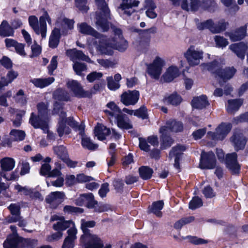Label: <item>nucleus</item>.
<instances>
[{
  "instance_id": "a18cd8bd",
  "label": "nucleus",
  "mask_w": 248,
  "mask_h": 248,
  "mask_svg": "<svg viewBox=\"0 0 248 248\" xmlns=\"http://www.w3.org/2000/svg\"><path fill=\"white\" fill-rule=\"evenodd\" d=\"M53 151L62 160L66 159V157H68L66 148L63 145L54 146L53 147Z\"/></svg>"
},
{
  "instance_id": "5701e85b",
  "label": "nucleus",
  "mask_w": 248,
  "mask_h": 248,
  "mask_svg": "<svg viewBox=\"0 0 248 248\" xmlns=\"http://www.w3.org/2000/svg\"><path fill=\"white\" fill-rule=\"evenodd\" d=\"M180 75V71L175 66H170L161 77V80L165 82H170Z\"/></svg>"
},
{
  "instance_id": "4c0bfd02",
  "label": "nucleus",
  "mask_w": 248,
  "mask_h": 248,
  "mask_svg": "<svg viewBox=\"0 0 248 248\" xmlns=\"http://www.w3.org/2000/svg\"><path fill=\"white\" fill-rule=\"evenodd\" d=\"M140 176L144 180L150 179L154 172L153 170L148 166H143L139 168Z\"/></svg>"
},
{
  "instance_id": "e433bc0d",
  "label": "nucleus",
  "mask_w": 248,
  "mask_h": 248,
  "mask_svg": "<svg viewBox=\"0 0 248 248\" xmlns=\"http://www.w3.org/2000/svg\"><path fill=\"white\" fill-rule=\"evenodd\" d=\"M107 106L109 109H106L104 112L111 117L116 118L119 114L122 113L121 109L114 102H110Z\"/></svg>"
},
{
  "instance_id": "6ab92c4d",
  "label": "nucleus",
  "mask_w": 248,
  "mask_h": 248,
  "mask_svg": "<svg viewBox=\"0 0 248 248\" xmlns=\"http://www.w3.org/2000/svg\"><path fill=\"white\" fill-rule=\"evenodd\" d=\"M183 9L186 11H196L202 9V3L200 0H179Z\"/></svg>"
},
{
  "instance_id": "6e6d98bb",
  "label": "nucleus",
  "mask_w": 248,
  "mask_h": 248,
  "mask_svg": "<svg viewBox=\"0 0 248 248\" xmlns=\"http://www.w3.org/2000/svg\"><path fill=\"white\" fill-rule=\"evenodd\" d=\"M86 206L88 208L93 209L95 204H97V201L95 200L94 196L92 193L86 194Z\"/></svg>"
},
{
  "instance_id": "412c9836",
  "label": "nucleus",
  "mask_w": 248,
  "mask_h": 248,
  "mask_svg": "<svg viewBox=\"0 0 248 248\" xmlns=\"http://www.w3.org/2000/svg\"><path fill=\"white\" fill-rule=\"evenodd\" d=\"M236 70L233 67H228L223 70L221 68L220 72L217 73V79L219 81L220 85H222V81L225 82L227 80L231 78Z\"/></svg>"
},
{
  "instance_id": "4be33fe9",
  "label": "nucleus",
  "mask_w": 248,
  "mask_h": 248,
  "mask_svg": "<svg viewBox=\"0 0 248 248\" xmlns=\"http://www.w3.org/2000/svg\"><path fill=\"white\" fill-rule=\"evenodd\" d=\"M229 48L238 58L244 60L246 51L248 49V46L245 43L240 42L230 45Z\"/></svg>"
},
{
  "instance_id": "ddd939ff",
  "label": "nucleus",
  "mask_w": 248,
  "mask_h": 248,
  "mask_svg": "<svg viewBox=\"0 0 248 248\" xmlns=\"http://www.w3.org/2000/svg\"><path fill=\"white\" fill-rule=\"evenodd\" d=\"M216 165V158L213 152L206 153L202 152L201 156L200 168L202 169H212Z\"/></svg>"
},
{
  "instance_id": "09e8293b",
  "label": "nucleus",
  "mask_w": 248,
  "mask_h": 248,
  "mask_svg": "<svg viewBox=\"0 0 248 248\" xmlns=\"http://www.w3.org/2000/svg\"><path fill=\"white\" fill-rule=\"evenodd\" d=\"M94 211L95 212L101 213L107 212L109 210H112V208L108 204L100 203H98L97 202V204H95L93 207Z\"/></svg>"
},
{
  "instance_id": "bb28decb",
  "label": "nucleus",
  "mask_w": 248,
  "mask_h": 248,
  "mask_svg": "<svg viewBox=\"0 0 248 248\" xmlns=\"http://www.w3.org/2000/svg\"><path fill=\"white\" fill-rule=\"evenodd\" d=\"M203 71L208 70L216 74V78L217 77V73L220 72L222 66L221 63L217 61L210 63H204L201 65Z\"/></svg>"
},
{
  "instance_id": "f704fd0d",
  "label": "nucleus",
  "mask_w": 248,
  "mask_h": 248,
  "mask_svg": "<svg viewBox=\"0 0 248 248\" xmlns=\"http://www.w3.org/2000/svg\"><path fill=\"white\" fill-rule=\"evenodd\" d=\"M0 167L2 171H10L14 168L15 161L11 157H4L0 160Z\"/></svg>"
},
{
  "instance_id": "f03ea898",
  "label": "nucleus",
  "mask_w": 248,
  "mask_h": 248,
  "mask_svg": "<svg viewBox=\"0 0 248 248\" xmlns=\"http://www.w3.org/2000/svg\"><path fill=\"white\" fill-rule=\"evenodd\" d=\"M95 4L99 11L96 12V25L104 31L109 29L108 20L110 18V11L105 0H95Z\"/></svg>"
},
{
  "instance_id": "603ef678",
  "label": "nucleus",
  "mask_w": 248,
  "mask_h": 248,
  "mask_svg": "<svg viewBox=\"0 0 248 248\" xmlns=\"http://www.w3.org/2000/svg\"><path fill=\"white\" fill-rule=\"evenodd\" d=\"M203 203L202 199L199 197H194L189 203V208L191 210H195L202 206Z\"/></svg>"
},
{
  "instance_id": "f8f14e48",
  "label": "nucleus",
  "mask_w": 248,
  "mask_h": 248,
  "mask_svg": "<svg viewBox=\"0 0 248 248\" xmlns=\"http://www.w3.org/2000/svg\"><path fill=\"white\" fill-rule=\"evenodd\" d=\"M121 1L118 9L120 10L124 15L128 16L136 12L134 8L137 7L140 2L138 0H121Z\"/></svg>"
},
{
  "instance_id": "c9c22d12",
  "label": "nucleus",
  "mask_w": 248,
  "mask_h": 248,
  "mask_svg": "<svg viewBox=\"0 0 248 248\" xmlns=\"http://www.w3.org/2000/svg\"><path fill=\"white\" fill-rule=\"evenodd\" d=\"M164 206V202L163 201H158L154 202L152 205L149 207V212L155 214L158 217L162 216L161 210Z\"/></svg>"
},
{
  "instance_id": "c85d7f7f",
  "label": "nucleus",
  "mask_w": 248,
  "mask_h": 248,
  "mask_svg": "<svg viewBox=\"0 0 248 248\" xmlns=\"http://www.w3.org/2000/svg\"><path fill=\"white\" fill-rule=\"evenodd\" d=\"M247 35V27H241L233 32L228 33L230 39L233 42L240 40Z\"/></svg>"
},
{
  "instance_id": "5fc2aeb1",
  "label": "nucleus",
  "mask_w": 248,
  "mask_h": 248,
  "mask_svg": "<svg viewBox=\"0 0 248 248\" xmlns=\"http://www.w3.org/2000/svg\"><path fill=\"white\" fill-rule=\"evenodd\" d=\"M73 68L76 73L81 76L82 72L87 70V66L83 63L75 62L73 65Z\"/></svg>"
},
{
  "instance_id": "0eeeda50",
  "label": "nucleus",
  "mask_w": 248,
  "mask_h": 248,
  "mask_svg": "<svg viewBox=\"0 0 248 248\" xmlns=\"http://www.w3.org/2000/svg\"><path fill=\"white\" fill-rule=\"evenodd\" d=\"M50 221H57V222L53 225L55 231H63L67 228H69L67 232H77L74 223L72 221H66L63 216L54 215L51 216Z\"/></svg>"
},
{
  "instance_id": "79ce46f5",
  "label": "nucleus",
  "mask_w": 248,
  "mask_h": 248,
  "mask_svg": "<svg viewBox=\"0 0 248 248\" xmlns=\"http://www.w3.org/2000/svg\"><path fill=\"white\" fill-rule=\"evenodd\" d=\"M55 99L60 101H67L69 99L68 93L64 90L58 89L53 93Z\"/></svg>"
},
{
  "instance_id": "9d476101",
  "label": "nucleus",
  "mask_w": 248,
  "mask_h": 248,
  "mask_svg": "<svg viewBox=\"0 0 248 248\" xmlns=\"http://www.w3.org/2000/svg\"><path fill=\"white\" fill-rule=\"evenodd\" d=\"M232 128L230 124H221L216 129V132H209L207 137L213 140H222L229 133Z\"/></svg>"
},
{
  "instance_id": "a19ab883",
  "label": "nucleus",
  "mask_w": 248,
  "mask_h": 248,
  "mask_svg": "<svg viewBox=\"0 0 248 248\" xmlns=\"http://www.w3.org/2000/svg\"><path fill=\"white\" fill-rule=\"evenodd\" d=\"M145 7L147 8L146 12V15L151 18H155L156 17L157 14L154 11L156 6L152 0H145Z\"/></svg>"
},
{
  "instance_id": "13d9d810",
  "label": "nucleus",
  "mask_w": 248,
  "mask_h": 248,
  "mask_svg": "<svg viewBox=\"0 0 248 248\" xmlns=\"http://www.w3.org/2000/svg\"><path fill=\"white\" fill-rule=\"evenodd\" d=\"M134 115L142 119L148 118L147 109L144 106H141L139 109L135 110Z\"/></svg>"
},
{
  "instance_id": "f257e3e1",
  "label": "nucleus",
  "mask_w": 248,
  "mask_h": 248,
  "mask_svg": "<svg viewBox=\"0 0 248 248\" xmlns=\"http://www.w3.org/2000/svg\"><path fill=\"white\" fill-rule=\"evenodd\" d=\"M66 113L61 110L60 114V119L58 123L57 132L60 137H62L64 134H69L71 132L70 129L65 125V123L71 127L79 131L80 135L84 134L85 126L82 124H78V123L74 120L72 117L66 118Z\"/></svg>"
},
{
  "instance_id": "c756f323",
  "label": "nucleus",
  "mask_w": 248,
  "mask_h": 248,
  "mask_svg": "<svg viewBox=\"0 0 248 248\" xmlns=\"http://www.w3.org/2000/svg\"><path fill=\"white\" fill-rule=\"evenodd\" d=\"M79 31L84 34L90 35L95 38H99L100 34L90 26L85 23H82L78 25Z\"/></svg>"
},
{
  "instance_id": "e2e57ef3",
  "label": "nucleus",
  "mask_w": 248,
  "mask_h": 248,
  "mask_svg": "<svg viewBox=\"0 0 248 248\" xmlns=\"http://www.w3.org/2000/svg\"><path fill=\"white\" fill-rule=\"evenodd\" d=\"M76 5L78 9L83 12H86L89 7L87 6V0H75Z\"/></svg>"
},
{
  "instance_id": "ea45409f",
  "label": "nucleus",
  "mask_w": 248,
  "mask_h": 248,
  "mask_svg": "<svg viewBox=\"0 0 248 248\" xmlns=\"http://www.w3.org/2000/svg\"><path fill=\"white\" fill-rule=\"evenodd\" d=\"M181 97L176 93H173L163 99V101L167 104H171L177 106L182 102Z\"/></svg>"
},
{
  "instance_id": "338daca9",
  "label": "nucleus",
  "mask_w": 248,
  "mask_h": 248,
  "mask_svg": "<svg viewBox=\"0 0 248 248\" xmlns=\"http://www.w3.org/2000/svg\"><path fill=\"white\" fill-rule=\"evenodd\" d=\"M214 39L216 45L218 47H225L228 44V42L227 39L222 36L216 35L215 36Z\"/></svg>"
},
{
  "instance_id": "bf43d9fd",
  "label": "nucleus",
  "mask_w": 248,
  "mask_h": 248,
  "mask_svg": "<svg viewBox=\"0 0 248 248\" xmlns=\"http://www.w3.org/2000/svg\"><path fill=\"white\" fill-rule=\"evenodd\" d=\"M57 22L61 24L64 28H67L69 29H72L73 28L74 21L72 19H69L63 17L59 18Z\"/></svg>"
},
{
  "instance_id": "0e129e2a",
  "label": "nucleus",
  "mask_w": 248,
  "mask_h": 248,
  "mask_svg": "<svg viewBox=\"0 0 248 248\" xmlns=\"http://www.w3.org/2000/svg\"><path fill=\"white\" fill-rule=\"evenodd\" d=\"M63 211L68 214L82 213L83 209L79 207L66 205L63 208Z\"/></svg>"
},
{
  "instance_id": "aec40b11",
  "label": "nucleus",
  "mask_w": 248,
  "mask_h": 248,
  "mask_svg": "<svg viewBox=\"0 0 248 248\" xmlns=\"http://www.w3.org/2000/svg\"><path fill=\"white\" fill-rule=\"evenodd\" d=\"M186 148L183 145H178L173 147L170 150L169 154V157L171 159L175 157L174 167L177 169H180L179 160L180 156L183 154V152L185 151Z\"/></svg>"
},
{
  "instance_id": "473e14b6",
  "label": "nucleus",
  "mask_w": 248,
  "mask_h": 248,
  "mask_svg": "<svg viewBox=\"0 0 248 248\" xmlns=\"http://www.w3.org/2000/svg\"><path fill=\"white\" fill-rule=\"evenodd\" d=\"M243 104L242 99H232L228 101L226 107L227 111L229 113L232 114L237 111Z\"/></svg>"
},
{
  "instance_id": "49530a36",
  "label": "nucleus",
  "mask_w": 248,
  "mask_h": 248,
  "mask_svg": "<svg viewBox=\"0 0 248 248\" xmlns=\"http://www.w3.org/2000/svg\"><path fill=\"white\" fill-rule=\"evenodd\" d=\"M139 35L141 39L148 41L150 39L151 34L156 32V28L152 27L147 30H139Z\"/></svg>"
},
{
  "instance_id": "de8ad7c7",
  "label": "nucleus",
  "mask_w": 248,
  "mask_h": 248,
  "mask_svg": "<svg viewBox=\"0 0 248 248\" xmlns=\"http://www.w3.org/2000/svg\"><path fill=\"white\" fill-rule=\"evenodd\" d=\"M11 139L16 141H20L24 139L25 133L23 131L19 130H12L10 133Z\"/></svg>"
},
{
  "instance_id": "774afa93",
  "label": "nucleus",
  "mask_w": 248,
  "mask_h": 248,
  "mask_svg": "<svg viewBox=\"0 0 248 248\" xmlns=\"http://www.w3.org/2000/svg\"><path fill=\"white\" fill-rule=\"evenodd\" d=\"M108 87L111 90H116L120 87L119 82L114 81L112 77H108L107 78Z\"/></svg>"
},
{
  "instance_id": "4d7b16f0",
  "label": "nucleus",
  "mask_w": 248,
  "mask_h": 248,
  "mask_svg": "<svg viewBox=\"0 0 248 248\" xmlns=\"http://www.w3.org/2000/svg\"><path fill=\"white\" fill-rule=\"evenodd\" d=\"M183 239L187 240L188 242L194 245H200L207 243V240L192 235H187Z\"/></svg>"
},
{
  "instance_id": "20e7f679",
  "label": "nucleus",
  "mask_w": 248,
  "mask_h": 248,
  "mask_svg": "<svg viewBox=\"0 0 248 248\" xmlns=\"http://www.w3.org/2000/svg\"><path fill=\"white\" fill-rule=\"evenodd\" d=\"M46 21L49 24L51 23V18L46 11H45L43 15L40 17L39 21L37 17L35 16H31L29 17L30 26L36 34L38 35L40 34L43 38L46 37L47 31Z\"/></svg>"
},
{
  "instance_id": "cd10ccee",
  "label": "nucleus",
  "mask_w": 248,
  "mask_h": 248,
  "mask_svg": "<svg viewBox=\"0 0 248 248\" xmlns=\"http://www.w3.org/2000/svg\"><path fill=\"white\" fill-rule=\"evenodd\" d=\"M117 125L122 129H129L132 128L130 120L125 114L121 113L116 117Z\"/></svg>"
},
{
  "instance_id": "680f3d73",
  "label": "nucleus",
  "mask_w": 248,
  "mask_h": 248,
  "mask_svg": "<svg viewBox=\"0 0 248 248\" xmlns=\"http://www.w3.org/2000/svg\"><path fill=\"white\" fill-rule=\"evenodd\" d=\"M116 48L120 51H124L128 46V43L126 40L123 38H119L115 44Z\"/></svg>"
},
{
  "instance_id": "37998d69",
  "label": "nucleus",
  "mask_w": 248,
  "mask_h": 248,
  "mask_svg": "<svg viewBox=\"0 0 248 248\" xmlns=\"http://www.w3.org/2000/svg\"><path fill=\"white\" fill-rule=\"evenodd\" d=\"M81 138V144L83 147L89 150H95L97 148L98 145L93 143L90 138L84 135H80Z\"/></svg>"
},
{
  "instance_id": "1a4fd4ad",
  "label": "nucleus",
  "mask_w": 248,
  "mask_h": 248,
  "mask_svg": "<svg viewBox=\"0 0 248 248\" xmlns=\"http://www.w3.org/2000/svg\"><path fill=\"white\" fill-rule=\"evenodd\" d=\"M164 64V60L156 57L153 62L148 65L147 72L152 78L157 80L160 78Z\"/></svg>"
},
{
  "instance_id": "39448f33",
  "label": "nucleus",
  "mask_w": 248,
  "mask_h": 248,
  "mask_svg": "<svg viewBox=\"0 0 248 248\" xmlns=\"http://www.w3.org/2000/svg\"><path fill=\"white\" fill-rule=\"evenodd\" d=\"M37 107L38 115L36 116L33 113H32L30 119V123L35 128H40L42 130H46L48 120L47 106L44 103H40Z\"/></svg>"
},
{
  "instance_id": "2eb2a0df",
  "label": "nucleus",
  "mask_w": 248,
  "mask_h": 248,
  "mask_svg": "<svg viewBox=\"0 0 248 248\" xmlns=\"http://www.w3.org/2000/svg\"><path fill=\"white\" fill-rule=\"evenodd\" d=\"M67 88L70 89L76 96L84 97L91 96V93L83 90L80 84L76 80L69 81L66 83Z\"/></svg>"
},
{
  "instance_id": "393cba45",
  "label": "nucleus",
  "mask_w": 248,
  "mask_h": 248,
  "mask_svg": "<svg viewBox=\"0 0 248 248\" xmlns=\"http://www.w3.org/2000/svg\"><path fill=\"white\" fill-rule=\"evenodd\" d=\"M94 133L99 140H103L110 134V130L104 125L98 124L94 128Z\"/></svg>"
},
{
  "instance_id": "a211bd4d",
  "label": "nucleus",
  "mask_w": 248,
  "mask_h": 248,
  "mask_svg": "<svg viewBox=\"0 0 248 248\" xmlns=\"http://www.w3.org/2000/svg\"><path fill=\"white\" fill-rule=\"evenodd\" d=\"M230 140L236 151L244 149L246 143V139L240 131L235 132Z\"/></svg>"
},
{
  "instance_id": "69168bd1",
  "label": "nucleus",
  "mask_w": 248,
  "mask_h": 248,
  "mask_svg": "<svg viewBox=\"0 0 248 248\" xmlns=\"http://www.w3.org/2000/svg\"><path fill=\"white\" fill-rule=\"evenodd\" d=\"M14 98L16 101L22 104H25L27 102L24 91L22 89L19 90L18 92H17Z\"/></svg>"
},
{
  "instance_id": "3c124183",
  "label": "nucleus",
  "mask_w": 248,
  "mask_h": 248,
  "mask_svg": "<svg viewBox=\"0 0 248 248\" xmlns=\"http://www.w3.org/2000/svg\"><path fill=\"white\" fill-rule=\"evenodd\" d=\"M194 220V217L192 216L182 218L174 224V227L177 229H179L181 228L184 225L190 223Z\"/></svg>"
},
{
  "instance_id": "dca6fc26",
  "label": "nucleus",
  "mask_w": 248,
  "mask_h": 248,
  "mask_svg": "<svg viewBox=\"0 0 248 248\" xmlns=\"http://www.w3.org/2000/svg\"><path fill=\"white\" fill-rule=\"evenodd\" d=\"M66 55L69 58L70 60L74 63L78 61H86L89 63H92L90 58L85 55L82 51L76 48L68 49L66 51Z\"/></svg>"
},
{
  "instance_id": "72a5a7b5",
  "label": "nucleus",
  "mask_w": 248,
  "mask_h": 248,
  "mask_svg": "<svg viewBox=\"0 0 248 248\" xmlns=\"http://www.w3.org/2000/svg\"><path fill=\"white\" fill-rule=\"evenodd\" d=\"M163 127H166V129L175 132L181 131L183 129V125L181 122L175 120H170L167 122L166 125Z\"/></svg>"
},
{
  "instance_id": "a878e982",
  "label": "nucleus",
  "mask_w": 248,
  "mask_h": 248,
  "mask_svg": "<svg viewBox=\"0 0 248 248\" xmlns=\"http://www.w3.org/2000/svg\"><path fill=\"white\" fill-rule=\"evenodd\" d=\"M159 132L161 134V138L162 142L161 143V148L166 149L170 147L173 143V140L169 136L167 135L168 130L165 127H161L159 129Z\"/></svg>"
},
{
  "instance_id": "f3484780",
  "label": "nucleus",
  "mask_w": 248,
  "mask_h": 248,
  "mask_svg": "<svg viewBox=\"0 0 248 248\" xmlns=\"http://www.w3.org/2000/svg\"><path fill=\"white\" fill-rule=\"evenodd\" d=\"M237 154L235 153L228 154L226 155L225 163L227 167L231 170L232 173H238L240 166L237 161Z\"/></svg>"
},
{
  "instance_id": "052dcab7",
  "label": "nucleus",
  "mask_w": 248,
  "mask_h": 248,
  "mask_svg": "<svg viewBox=\"0 0 248 248\" xmlns=\"http://www.w3.org/2000/svg\"><path fill=\"white\" fill-rule=\"evenodd\" d=\"M8 209L11 215L20 216L21 206L19 203L11 204L9 206Z\"/></svg>"
},
{
  "instance_id": "6e6552de",
  "label": "nucleus",
  "mask_w": 248,
  "mask_h": 248,
  "mask_svg": "<svg viewBox=\"0 0 248 248\" xmlns=\"http://www.w3.org/2000/svg\"><path fill=\"white\" fill-rule=\"evenodd\" d=\"M203 52L194 46H190L184 53V56L189 66H195L200 63L203 58Z\"/></svg>"
},
{
  "instance_id": "7ed1b4c3",
  "label": "nucleus",
  "mask_w": 248,
  "mask_h": 248,
  "mask_svg": "<svg viewBox=\"0 0 248 248\" xmlns=\"http://www.w3.org/2000/svg\"><path fill=\"white\" fill-rule=\"evenodd\" d=\"M37 245L35 239H24L18 233H10L3 243L4 248H34Z\"/></svg>"
},
{
  "instance_id": "864d4df0",
  "label": "nucleus",
  "mask_w": 248,
  "mask_h": 248,
  "mask_svg": "<svg viewBox=\"0 0 248 248\" xmlns=\"http://www.w3.org/2000/svg\"><path fill=\"white\" fill-rule=\"evenodd\" d=\"M227 25V23H226L223 20H220L217 24H214V28L211 29L212 30V32L214 33H217L225 31L226 30Z\"/></svg>"
},
{
  "instance_id": "7c9ffc66",
  "label": "nucleus",
  "mask_w": 248,
  "mask_h": 248,
  "mask_svg": "<svg viewBox=\"0 0 248 248\" xmlns=\"http://www.w3.org/2000/svg\"><path fill=\"white\" fill-rule=\"evenodd\" d=\"M54 78L49 77L45 78H34L31 79V82L35 87L37 88H43L48 86L54 81Z\"/></svg>"
},
{
  "instance_id": "b1692460",
  "label": "nucleus",
  "mask_w": 248,
  "mask_h": 248,
  "mask_svg": "<svg viewBox=\"0 0 248 248\" xmlns=\"http://www.w3.org/2000/svg\"><path fill=\"white\" fill-rule=\"evenodd\" d=\"M191 105L194 108L202 109L208 106L209 103L207 96L205 95H202L200 96L194 97L191 101Z\"/></svg>"
},
{
  "instance_id": "c03bdc74",
  "label": "nucleus",
  "mask_w": 248,
  "mask_h": 248,
  "mask_svg": "<svg viewBox=\"0 0 248 248\" xmlns=\"http://www.w3.org/2000/svg\"><path fill=\"white\" fill-rule=\"evenodd\" d=\"M76 233H68V235L65 238L62 248H73L74 242L77 239Z\"/></svg>"
},
{
  "instance_id": "8fccbe9b",
  "label": "nucleus",
  "mask_w": 248,
  "mask_h": 248,
  "mask_svg": "<svg viewBox=\"0 0 248 248\" xmlns=\"http://www.w3.org/2000/svg\"><path fill=\"white\" fill-rule=\"evenodd\" d=\"M214 23L211 19L207 20L204 22L198 23L197 26L198 29L202 30L204 29H209L212 32V29L214 28Z\"/></svg>"
},
{
  "instance_id": "4468645a",
  "label": "nucleus",
  "mask_w": 248,
  "mask_h": 248,
  "mask_svg": "<svg viewBox=\"0 0 248 248\" xmlns=\"http://www.w3.org/2000/svg\"><path fill=\"white\" fill-rule=\"evenodd\" d=\"M64 199L65 194L63 192L55 191L52 192L47 195L46 201L50 205L51 208L55 209L63 202Z\"/></svg>"
},
{
  "instance_id": "9b49d317",
  "label": "nucleus",
  "mask_w": 248,
  "mask_h": 248,
  "mask_svg": "<svg viewBox=\"0 0 248 248\" xmlns=\"http://www.w3.org/2000/svg\"><path fill=\"white\" fill-rule=\"evenodd\" d=\"M140 93L137 90H128L121 95V102L125 106L135 105L139 101Z\"/></svg>"
},
{
  "instance_id": "423d86ee",
  "label": "nucleus",
  "mask_w": 248,
  "mask_h": 248,
  "mask_svg": "<svg viewBox=\"0 0 248 248\" xmlns=\"http://www.w3.org/2000/svg\"><path fill=\"white\" fill-rule=\"evenodd\" d=\"M82 248H103L104 240L94 233H83L80 238Z\"/></svg>"
},
{
  "instance_id": "58836bf2",
  "label": "nucleus",
  "mask_w": 248,
  "mask_h": 248,
  "mask_svg": "<svg viewBox=\"0 0 248 248\" xmlns=\"http://www.w3.org/2000/svg\"><path fill=\"white\" fill-rule=\"evenodd\" d=\"M14 31L8 23L4 20L0 25V36L2 37L13 36Z\"/></svg>"
},
{
  "instance_id": "2f4dec72",
  "label": "nucleus",
  "mask_w": 248,
  "mask_h": 248,
  "mask_svg": "<svg viewBox=\"0 0 248 248\" xmlns=\"http://www.w3.org/2000/svg\"><path fill=\"white\" fill-rule=\"evenodd\" d=\"M60 31L57 28H55L52 31L49 39V46L54 48L59 45L60 38Z\"/></svg>"
}]
</instances>
